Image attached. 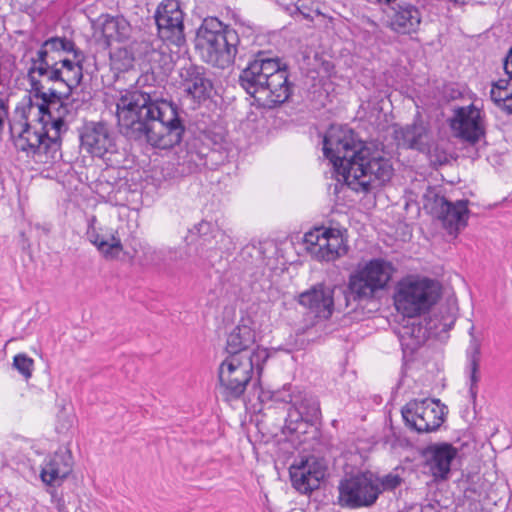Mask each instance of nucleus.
Listing matches in <instances>:
<instances>
[{
    "instance_id": "nucleus-15",
    "label": "nucleus",
    "mask_w": 512,
    "mask_h": 512,
    "mask_svg": "<svg viewBox=\"0 0 512 512\" xmlns=\"http://www.w3.org/2000/svg\"><path fill=\"white\" fill-rule=\"evenodd\" d=\"M179 78L184 96L192 102L193 109L211 99L214 85L204 66L187 63L180 68Z\"/></svg>"
},
{
    "instance_id": "nucleus-34",
    "label": "nucleus",
    "mask_w": 512,
    "mask_h": 512,
    "mask_svg": "<svg viewBox=\"0 0 512 512\" xmlns=\"http://www.w3.org/2000/svg\"><path fill=\"white\" fill-rule=\"evenodd\" d=\"M74 51H80V49L76 47L72 40L65 37H51L42 43L34 57L40 58V54L43 53V55H46L44 56L46 59H59L63 58L61 56L62 52L74 54Z\"/></svg>"
},
{
    "instance_id": "nucleus-21",
    "label": "nucleus",
    "mask_w": 512,
    "mask_h": 512,
    "mask_svg": "<svg viewBox=\"0 0 512 512\" xmlns=\"http://www.w3.org/2000/svg\"><path fill=\"white\" fill-rule=\"evenodd\" d=\"M457 454V448L447 442L431 444L425 449L426 466L435 480L448 479L451 463Z\"/></svg>"
},
{
    "instance_id": "nucleus-3",
    "label": "nucleus",
    "mask_w": 512,
    "mask_h": 512,
    "mask_svg": "<svg viewBox=\"0 0 512 512\" xmlns=\"http://www.w3.org/2000/svg\"><path fill=\"white\" fill-rule=\"evenodd\" d=\"M240 87L254 98L258 107L274 109L287 102L293 93L288 65L271 51L256 52L240 72Z\"/></svg>"
},
{
    "instance_id": "nucleus-42",
    "label": "nucleus",
    "mask_w": 512,
    "mask_h": 512,
    "mask_svg": "<svg viewBox=\"0 0 512 512\" xmlns=\"http://www.w3.org/2000/svg\"><path fill=\"white\" fill-rule=\"evenodd\" d=\"M9 118V101L0 96V136L2 135L5 123Z\"/></svg>"
},
{
    "instance_id": "nucleus-19",
    "label": "nucleus",
    "mask_w": 512,
    "mask_h": 512,
    "mask_svg": "<svg viewBox=\"0 0 512 512\" xmlns=\"http://www.w3.org/2000/svg\"><path fill=\"white\" fill-rule=\"evenodd\" d=\"M326 475V466L314 456L302 459L290 467L293 487L302 494H308L320 487Z\"/></svg>"
},
{
    "instance_id": "nucleus-28",
    "label": "nucleus",
    "mask_w": 512,
    "mask_h": 512,
    "mask_svg": "<svg viewBox=\"0 0 512 512\" xmlns=\"http://www.w3.org/2000/svg\"><path fill=\"white\" fill-rule=\"evenodd\" d=\"M87 238L106 258L115 259L123 250L120 238L117 233L112 231L100 234L90 225L87 230Z\"/></svg>"
},
{
    "instance_id": "nucleus-35",
    "label": "nucleus",
    "mask_w": 512,
    "mask_h": 512,
    "mask_svg": "<svg viewBox=\"0 0 512 512\" xmlns=\"http://www.w3.org/2000/svg\"><path fill=\"white\" fill-rule=\"evenodd\" d=\"M448 202L449 200L436 187L429 186L423 195V207L434 217L442 213L443 208Z\"/></svg>"
},
{
    "instance_id": "nucleus-39",
    "label": "nucleus",
    "mask_w": 512,
    "mask_h": 512,
    "mask_svg": "<svg viewBox=\"0 0 512 512\" xmlns=\"http://www.w3.org/2000/svg\"><path fill=\"white\" fill-rule=\"evenodd\" d=\"M503 69L507 78L493 82L491 90L495 89V91L500 92L502 95L512 94V73L507 62L503 63Z\"/></svg>"
},
{
    "instance_id": "nucleus-13",
    "label": "nucleus",
    "mask_w": 512,
    "mask_h": 512,
    "mask_svg": "<svg viewBox=\"0 0 512 512\" xmlns=\"http://www.w3.org/2000/svg\"><path fill=\"white\" fill-rule=\"evenodd\" d=\"M308 252L320 261H334L348 251L343 235L339 229L315 228L304 235Z\"/></svg>"
},
{
    "instance_id": "nucleus-33",
    "label": "nucleus",
    "mask_w": 512,
    "mask_h": 512,
    "mask_svg": "<svg viewBox=\"0 0 512 512\" xmlns=\"http://www.w3.org/2000/svg\"><path fill=\"white\" fill-rule=\"evenodd\" d=\"M34 111H37L38 121L41 127H45L47 130V125L50 124L52 129L55 131L53 136H50V139H57L59 143V149L61 148V138L60 134L65 126V116L68 113V104L66 103V110L60 109L59 106L56 105L54 107H49L47 109L46 114H42L38 108H35ZM58 156H61L59 152Z\"/></svg>"
},
{
    "instance_id": "nucleus-12",
    "label": "nucleus",
    "mask_w": 512,
    "mask_h": 512,
    "mask_svg": "<svg viewBox=\"0 0 512 512\" xmlns=\"http://www.w3.org/2000/svg\"><path fill=\"white\" fill-rule=\"evenodd\" d=\"M289 403L291 407L285 418L283 433H306L308 426H314L320 421L321 409L316 396L306 392L295 396L289 395Z\"/></svg>"
},
{
    "instance_id": "nucleus-16",
    "label": "nucleus",
    "mask_w": 512,
    "mask_h": 512,
    "mask_svg": "<svg viewBox=\"0 0 512 512\" xmlns=\"http://www.w3.org/2000/svg\"><path fill=\"white\" fill-rule=\"evenodd\" d=\"M81 148L93 157L104 158L116 152L115 135L104 122L90 121L80 129Z\"/></svg>"
},
{
    "instance_id": "nucleus-46",
    "label": "nucleus",
    "mask_w": 512,
    "mask_h": 512,
    "mask_svg": "<svg viewBox=\"0 0 512 512\" xmlns=\"http://www.w3.org/2000/svg\"><path fill=\"white\" fill-rule=\"evenodd\" d=\"M303 16H304L305 18H309V17H310L308 14H304V13H303Z\"/></svg>"
},
{
    "instance_id": "nucleus-14",
    "label": "nucleus",
    "mask_w": 512,
    "mask_h": 512,
    "mask_svg": "<svg viewBox=\"0 0 512 512\" xmlns=\"http://www.w3.org/2000/svg\"><path fill=\"white\" fill-rule=\"evenodd\" d=\"M159 37L178 47L185 43L184 13L178 0H162L154 13Z\"/></svg>"
},
{
    "instance_id": "nucleus-37",
    "label": "nucleus",
    "mask_w": 512,
    "mask_h": 512,
    "mask_svg": "<svg viewBox=\"0 0 512 512\" xmlns=\"http://www.w3.org/2000/svg\"><path fill=\"white\" fill-rule=\"evenodd\" d=\"M13 367L25 378L32 376L34 360L24 353L17 354L13 359Z\"/></svg>"
},
{
    "instance_id": "nucleus-26",
    "label": "nucleus",
    "mask_w": 512,
    "mask_h": 512,
    "mask_svg": "<svg viewBox=\"0 0 512 512\" xmlns=\"http://www.w3.org/2000/svg\"><path fill=\"white\" fill-rule=\"evenodd\" d=\"M255 342V330L242 320V323H239L228 334L225 350L228 356H238L241 358H245V355H249L256 349H252Z\"/></svg>"
},
{
    "instance_id": "nucleus-5",
    "label": "nucleus",
    "mask_w": 512,
    "mask_h": 512,
    "mask_svg": "<svg viewBox=\"0 0 512 512\" xmlns=\"http://www.w3.org/2000/svg\"><path fill=\"white\" fill-rule=\"evenodd\" d=\"M43 53L40 58L32 57L28 68L27 78L31 86V94L22 100L16 107L17 112L22 113V118L27 119L38 108L42 114L47 113L49 107L59 106V110L65 109L66 104H60L59 79L61 73L57 68L56 59H46Z\"/></svg>"
},
{
    "instance_id": "nucleus-20",
    "label": "nucleus",
    "mask_w": 512,
    "mask_h": 512,
    "mask_svg": "<svg viewBox=\"0 0 512 512\" xmlns=\"http://www.w3.org/2000/svg\"><path fill=\"white\" fill-rule=\"evenodd\" d=\"M85 55L83 51H74L73 60L64 57L56 59L57 68L59 69L60 75V86L63 90H59L60 104H66V101L70 99L73 91L76 90L82 83L83 74V62Z\"/></svg>"
},
{
    "instance_id": "nucleus-8",
    "label": "nucleus",
    "mask_w": 512,
    "mask_h": 512,
    "mask_svg": "<svg viewBox=\"0 0 512 512\" xmlns=\"http://www.w3.org/2000/svg\"><path fill=\"white\" fill-rule=\"evenodd\" d=\"M438 298L439 294L433 280L407 277L397 284L394 304L404 317L420 316L429 311Z\"/></svg>"
},
{
    "instance_id": "nucleus-24",
    "label": "nucleus",
    "mask_w": 512,
    "mask_h": 512,
    "mask_svg": "<svg viewBox=\"0 0 512 512\" xmlns=\"http://www.w3.org/2000/svg\"><path fill=\"white\" fill-rule=\"evenodd\" d=\"M389 27L398 34L415 33L421 24V12L413 4L402 1L391 7Z\"/></svg>"
},
{
    "instance_id": "nucleus-27",
    "label": "nucleus",
    "mask_w": 512,
    "mask_h": 512,
    "mask_svg": "<svg viewBox=\"0 0 512 512\" xmlns=\"http://www.w3.org/2000/svg\"><path fill=\"white\" fill-rule=\"evenodd\" d=\"M468 204V200L449 201L442 213L436 216L449 234L457 235L460 229L466 227L469 214Z\"/></svg>"
},
{
    "instance_id": "nucleus-7",
    "label": "nucleus",
    "mask_w": 512,
    "mask_h": 512,
    "mask_svg": "<svg viewBox=\"0 0 512 512\" xmlns=\"http://www.w3.org/2000/svg\"><path fill=\"white\" fill-rule=\"evenodd\" d=\"M269 358L266 348L257 346L245 358L227 356L218 368V379L221 393L227 400L239 399L256 373L260 379L264 364Z\"/></svg>"
},
{
    "instance_id": "nucleus-6",
    "label": "nucleus",
    "mask_w": 512,
    "mask_h": 512,
    "mask_svg": "<svg viewBox=\"0 0 512 512\" xmlns=\"http://www.w3.org/2000/svg\"><path fill=\"white\" fill-rule=\"evenodd\" d=\"M194 44L203 62L225 69L234 63L240 38L234 28L216 17H208L198 27Z\"/></svg>"
},
{
    "instance_id": "nucleus-31",
    "label": "nucleus",
    "mask_w": 512,
    "mask_h": 512,
    "mask_svg": "<svg viewBox=\"0 0 512 512\" xmlns=\"http://www.w3.org/2000/svg\"><path fill=\"white\" fill-rule=\"evenodd\" d=\"M132 33L130 23L123 17H107L102 24V34L108 43L126 42Z\"/></svg>"
},
{
    "instance_id": "nucleus-1",
    "label": "nucleus",
    "mask_w": 512,
    "mask_h": 512,
    "mask_svg": "<svg viewBox=\"0 0 512 512\" xmlns=\"http://www.w3.org/2000/svg\"><path fill=\"white\" fill-rule=\"evenodd\" d=\"M120 133L130 140H145L160 148L179 145L185 132L180 110L152 87L125 90L117 102Z\"/></svg>"
},
{
    "instance_id": "nucleus-30",
    "label": "nucleus",
    "mask_w": 512,
    "mask_h": 512,
    "mask_svg": "<svg viewBox=\"0 0 512 512\" xmlns=\"http://www.w3.org/2000/svg\"><path fill=\"white\" fill-rule=\"evenodd\" d=\"M206 165L205 154L196 149L194 144H187L178 153L177 172L180 176L190 175Z\"/></svg>"
},
{
    "instance_id": "nucleus-36",
    "label": "nucleus",
    "mask_w": 512,
    "mask_h": 512,
    "mask_svg": "<svg viewBox=\"0 0 512 512\" xmlns=\"http://www.w3.org/2000/svg\"><path fill=\"white\" fill-rule=\"evenodd\" d=\"M129 45V53L131 55L129 56L130 59L140 60L145 58L150 52L154 51L152 43L145 38L134 39L129 43Z\"/></svg>"
},
{
    "instance_id": "nucleus-43",
    "label": "nucleus",
    "mask_w": 512,
    "mask_h": 512,
    "mask_svg": "<svg viewBox=\"0 0 512 512\" xmlns=\"http://www.w3.org/2000/svg\"><path fill=\"white\" fill-rule=\"evenodd\" d=\"M129 52H130V45H128L127 47L118 49L114 53V57L117 59L124 60V65L129 66V65H131L132 62H134L136 60V59H130L129 56H131V55Z\"/></svg>"
},
{
    "instance_id": "nucleus-4",
    "label": "nucleus",
    "mask_w": 512,
    "mask_h": 512,
    "mask_svg": "<svg viewBox=\"0 0 512 512\" xmlns=\"http://www.w3.org/2000/svg\"><path fill=\"white\" fill-rule=\"evenodd\" d=\"M394 271L392 263L383 258L357 264L349 275L347 286L338 288L337 310L350 313L362 303L373 300L388 286Z\"/></svg>"
},
{
    "instance_id": "nucleus-17",
    "label": "nucleus",
    "mask_w": 512,
    "mask_h": 512,
    "mask_svg": "<svg viewBox=\"0 0 512 512\" xmlns=\"http://www.w3.org/2000/svg\"><path fill=\"white\" fill-rule=\"evenodd\" d=\"M339 287L316 284L299 295L298 302L314 317L327 320L337 310Z\"/></svg>"
},
{
    "instance_id": "nucleus-45",
    "label": "nucleus",
    "mask_w": 512,
    "mask_h": 512,
    "mask_svg": "<svg viewBox=\"0 0 512 512\" xmlns=\"http://www.w3.org/2000/svg\"><path fill=\"white\" fill-rule=\"evenodd\" d=\"M400 1L398 0H375V3L376 4H379V5H387V6H395L396 3H399Z\"/></svg>"
},
{
    "instance_id": "nucleus-40",
    "label": "nucleus",
    "mask_w": 512,
    "mask_h": 512,
    "mask_svg": "<svg viewBox=\"0 0 512 512\" xmlns=\"http://www.w3.org/2000/svg\"><path fill=\"white\" fill-rule=\"evenodd\" d=\"M490 97L498 107H501L505 112L512 115V93L502 95L494 89L490 91Z\"/></svg>"
},
{
    "instance_id": "nucleus-9",
    "label": "nucleus",
    "mask_w": 512,
    "mask_h": 512,
    "mask_svg": "<svg viewBox=\"0 0 512 512\" xmlns=\"http://www.w3.org/2000/svg\"><path fill=\"white\" fill-rule=\"evenodd\" d=\"M24 123L21 124L19 131H17L16 124H10L9 130L17 150L25 152L27 156L36 158L45 157L44 162L54 161L59 154V143L57 139H50L48 130L45 127L37 128L28 123V118H22Z\"/></svg>"
},
{
    "instance_id": "nucleus-32",
    "label": "nucleus",
    "mask_w": 512,
    "mask_h": 512,
    "mask_svg": "<svg viewBox=\"0 0 512 512\" xmlns=\"http://www.w3.org/2000/svg\"><path fill=\"white\" fill-rule=\"evenodd\" d=\"M230 245V237L216 225L211 229V233L206 234L201 239H197L199 255L206 258L209 257L207 255L208 252L213 250H229Z\"/></svg>"
},
{
    "instance_id": "nucleus-38",
    "label": "nucleus",
    "mask_w": 512,
    "mask_h": 512,
    "mask_svg": "<svg viewBox=\"0 0 512 512\" xmlns=\"http://www.w3.org/2000/svg\"><path fill=\"white\" fill-rule=\"evenodd\" d=\"M402 483L403 478L394 473H389L381 478L377 477V487L380 490V494L383 491H394L396 488L401 486Z\"/></svg>"
},
{
    "instance_id": "nucleus-11",
    "label": "nucleus",
    "mask_w": 512,
    "mask_h": 512,
    "mask_svg": "<svg viewBox=\"0 0 512 512\" xmlns=\"http://www.w3.org/2000/svg\"><path fill=\"white\" fill-rule=\"evenodd\" d=\"M448 412L447 406L439 399H414L409 401L401 410L405 425L417 433L437 431Z\"/></svg>"
},
{
    "instance_id": "nucleus-41",
    "label": "nucleus",
    "mask_w": 512,
    "mask_h": 512,
    "mask_svg": "<svg viewBox=\"0 0 512 512\" xmlns=\"http://www.w3.org/2000/svg\"><path fill=\"white\" fill-rule=\"evenodd\" d=\"M214 227V224L208 221H201L196 224L191 230L190 233L192 236H197V239H201L206 234L211 233V229Z\"/></svg>"
},
{
    "instance_id": "nucleus-22",
    "label": "nucleus",
    "mask_w": 512,
    "mask_h": 512,
    "mask_svg": "<svg viewBox=\"0 0 512 512\" xmlns=\"http://www.w3.org/2000/svg\"><path fill=\"white\" fill-rule=\"evenodd\" d=\"M396 333L403 352L410 355L426 342L430 334L426 321L421 320L418 316H403V321Z\"/></svg>"
},
{
    "instance_id": "nucleus-29",
    "label": "nucleus",
    "mask_w": 512,
    "mask_h": 512,
    "mask_svg": "<svg viewBox=\"0 0 512 512\" xmlns=\"http://www.w3.org/2000/svg\"><path fill=\"white\" fill-rule=\"evenodd\" d=\"M474 326L470 328V343L466 351L467 370L470 378V394L472 398H476L478 391V382L480 380L479 364L481 359V342L473 335Z\"/></svg>"
},
{
    "instance_id": "nucleus-44",
    "label": "nucleus",
    "mask_w": 512,
    "mask_h": 512,
    "mask_svg": "<svg viewBox=\"0 0 512 512\" xmlns=\"http://www.w3.org/2000/svg\"><path fill=\"white\" fill-rule=\"evenodd\" d=\"M160 255L169 256V259L172 261L177 260V250L172 248L162 249L158 252Z\"/></svg>"
},
{
    "instance_id": "nucleus-18",
    "label": "nucleus",
    "mask_w": 512,
    "mask_h": 512,
    "mask_svg": "<svg viewBox=\"0 0 512 512\" xmlns=\"http://www.w3.org/2000/svg\"><path fill=\"white\" fill-rule=\"evenodd\" d=\"M450 127L458 138L470 144L477 143L485 135L481 111L474 104L455 108Z\"/></svg>"
},
{
    "instance_id": "nucleus-2",
    "label": "nucleus",
    "mask_w": 512,
    "mask_h": 512,
    "mask_svg": "<svg viewBox=\"0 0 512 512\" xmlns=\"http://www.w3.org/2000/svg\"><path fill=\"white\" fill-rule=\"evenodd\" d=\"M324 156L338 176L356 192L381 188L394 175L390 159L372 144L362 141L347 125H331L323 140Z\"/></svg>"
},
{
    "instance_id": "nucleus-23",
    "label": "nucleus",
    "mask_w": 512,
    "mask_h": 512,
    "mask_svg": "<svg viewBox=\"0 0 512 512\" xmlns=\"http://www.w3.org/2000/svg\"><path fill=\"white\" fill-rule=\"evenodd\" d=\"M393 138L397 146L401 148L419 152L430 150L429 130L422 122H414L406 126L395 125Z\"/></svg>"
},
{
    "instance_id": "nucleus-10",
    "label": "nucleus",
    "mask_w": 512,
    "mask_h": 512,
    "mask_svg": "<svg viewBox=\"0 0 512 512\" xmlns=\"http://www.w3.org/2000/svg\"><path fill=\"white\" fill-rule=\"evenodd\" d=\"M377 477L371 472H359L340 480L337 504L342 508L372 507L379 498Z\"/></svg>"
},
{
    "instance_id": "nucleus-25",
    "label": "nucleus",
    "mask_w": 512,
    "mask_h": 512,
    "mask_svg": "<svg viewBox=\"0 0 512 512\" xmlns=\"http://www.w3.org/2000/svg\"><path fill=\"white\" fill-rule=\"evenodd\" d=\"M73 469V457L69 450H59L46 460L41 472V480L49 486L66 479Z\"/></svg>"
}]
</instances>
